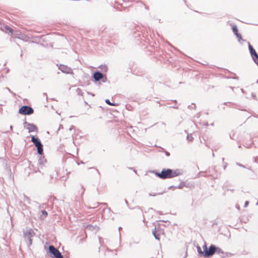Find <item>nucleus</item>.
Returning a JSON list of instances; mask_svg holds the SVG:
<instances>
[{
	"instance_id": "nucleus-40",
	"label": "nucleus",
	"mask_w": 258,
	"mask_h": 258,
	"mask_svg": "<svg viewBox=\"0 0 258 258\" xmlns=\"http://www.w3.org/2000/svg\"><path fill=\"white\" fill-rule=\"evenodd\" d=\"M113 2H114L115 4H118L119 3V2L118 0H115V1H112L111 2V3H112Z\"/></svg>"
},
{
	"instance_id": "nucleus-46",
	"label": "nucleus",
	"mask_w": 258,
	"mask_h": 258,
	"mask_svg": "<svg viewBox=\"0 0 258 258\" xmlns=\"http://www.w3.org/2000/svg\"><path fill=\"white\" fill-rule=\"evenodd\" d=\"M125 203L127 206H128V202L126 200H124Z\"/></svg>"
},
{
	"instance_id": "nucleus-63",
	"label": "nucleus",
	"mask_w": 258,
	"mask_h": 258,
	"mask_svg": "<svg viewBox=\"0 0 258 258\" xmlns=\"http://www.w3.org/2000/svg\"><path fill=\"white\" fill-rule=\"evenodd\" d=\"M226 165H225L224 166V169H225L226 167Z\"/></svg>"
},
{
	"instance_id": "nucleus-53",
	"label": "nucleus",
	"mask_w": 258,
	"mask_h": 258,
	"mask_svg": "<svg viewBox=\"0 0 258 258\" xmlns=\"http://www.w3.org/2000/svg\"><path fill=\"white\" fill-rule=\"evenodd\" d=\"M83 238H80V241H79V243H80L81 242H82V241H83Z\"/></svg>"
},
{
	"instance_id": "nucleus-25",
	"label": "nucleus",
	"mask_w": 258,
	"mask_h": 258,
	"mask_svg": "<svg viewBox=\"0 0 258 258\" xmlns=\"http://www.w3.org/2000/svg\"><path fill=\"white\" fill-rule=\"evenodd\" d=\"M156 231L158 232V234L160 235L161 233H163L164 230L160 227H159Z\"/></svg>"
},
{
	"instance_id": "nucleus-4",
	"label": "nucleus",
	"mask_w": 258,
	"mask_h": 258,
	"mask_svg": "<svg viewBox=\"0 0 258 258\" xmlns=\"http://www.w3.org/2000/svg\"><path fill=\"white\" fill-rule=\"evenodd\" d=\"M47 253L51 258H63L61 252L52 245L48 246Z\"/></svg>"
},
{
	"instance_id": "nucleus-61",
	"label": "nucleus",
	"mask_w": 258,
	"mask_h": 258,
	"mask_svg": "<svg viewBox=\"0 0 258 258\" xmlns=\"http://www.w3.org/2000/svg\"><path fill=\"white\" fill-rule=\"evenodd\" d=\"M241 92H242V93H243V92H244V90H243V89H241Z\"/></svg>"
},
{
	"instance_id": "nucleus-43",
	"label": "nucleus",
	"mask_w": 258,
	"mask_h": 258,
	"mask_svg": "<svg viewBox=\"0 0 258 258\" xmlns=\"http://www.w3.org/2000/svg\"><path fill=\"white\" fill-rule=\"evenodd\" d=\"M62 127H63L62 125V124H60L58 130L57 131V132H58V130H59L61 128H62Z\"/></svg>"
},
{
	"instance_id": "nucleus-54",
	"label": "nucleus",
	"mask_w": 258,
	"mask_h": 258,
	"mask_svg": "<svg viewBox=\"0 0 258 258\" xmlns=\"http://www.w3.org/2000/svg\"><path fill=\"white\" fill-rule=\"evenodd\" d=\"M96 170L97 171L98 174L100 175V173L99 171L97 169H96Z\"/></svg>"
},
{
	"instance_id": "nucleus-2",
	"label": "nucleus",
	"mask_w": 258,
	"mask_h": 258,
	"mask_svg": "<svg viewBox=\"0 0 258 258\" xmlns=\"http://www.w3.org/2000/svg\"><path fill=\"white\" fill-rule=\"evenodd\" d=\"M30 137L31 139V141L37 148V153L39 155L42 156L43 155V146L40 139L34 135H30Z\"/></svg>"
},
{
	"instance_id": "nucleus-17",
	"label": "nucleus",
	"mask_w": 258,
	"mask_h": 258,
	"mask_svg": "<svg viewBox=\"0 0 258 258\" xmlns=\"http://www.w3.org/2000/svg\"><path fill=\"white\" fill-rule=\"evenodd\" d=\"M197 248L199 255L201 256H204V250H202L201 247L199 245H198L197 246Z\"/></svg>"
},
{
	"instance_id": "nucleus-20",
	"label": "nucleus",
	"mask_w": 258,
	"mask_h": 258,
	"mask_svg": "<svg viewBox=\"0 0 258 258\" xmlns=\"http://www.w3.org/2000/svg\"><path fill=\"white\" fill-rule=\"evenodd\" d=\"M236 38L238 39L239 42H241V41H244L245 40L242 39L241 35L239 33L238 34L235 35Z\"/></svg>"
},
{
	"instance_id": "nucleus-9",
	"label": "nucleus",
	"mask_w": 258,
	"mask_h": 258,
	"mask_svg": "<svg viewBox=\"0 0 258 258\" xmlns=\"http://www.w3.org/2000/svg\"><path fill=\"white\" fill-rule=\"evenodd\" d=\"M58 68L63 73L67 74H71L73 73L72 69L66 65L60 64L58 66Z\"/></svg>"
},
{
	"instance_id": "nucleus-16",
	"label": "nucleus",
	"mask_w": 258,
	"mask_h": 258,
	"mask_svg": "<svg viewBox=\"0 0 258 258\" xmlns=\"http://www.w3.org/2000/svg\"><path fill=\"white\" fill-rule=\"evenodd\" d=\"M87 229L90 230H93L94 229L95 230L97 231L99 229V227L96 225H95V226H93L91 225H88L87 226Z\"/></svg>"
},
{
	"instance_id": "nucleus-24",
	"label": "nucleus",
	"mask_w": 258,
	"mask_h": 258,
	"mask_svg": "<svg viewBox=\"0 0 258 258\" xmlns=\"http://www.w3.org/2000/svg\"><path fill=\"white\" fill-rule=\"evenodd\" d=\"M107 78L106 74H103L102 76V78L101 79V81L103 83H105L107 81Z\"/></svg>"
},
{
	"instance_id": "nucleus-30",
	"label": "nucleus",
	"mask_w": 258,
	"mask_h": 258,
	"mask_svg": "<svg viewBox=\"0 0 258 258\" xmlns=\"http://www.w3.org/2000/svg\"><path fill=\"white\" fill-rule=\"evenodd\" d=\"M41 213H42V215L44 216L45 217H47L48 215V213L45 210H42Z\"/></svg>"
},
{
	"instance_id": "nucleus-31",
	"label": "nucleus",
	"mask_w": 258,
	"mask_h": 258,
	"mask_svg": "<svg viewBox=\"0 0 258 258\" xmlns=\"http://www.w3.org/2000/svg\"><path fill=\"white\" fill-rule=\"evenodd\" d=\"M163 192H161V193H158V194H151V193H149V196H156V195H161L162 194Z\"/></svg>"
},
{
	"instance_id": "nucleus-64",
	"label": "nucleus",
	"mask_w": 258,
	"mask_h": 258,
	"mask_svg": "<svg viewBox=\"0 0 258 258\" xmlns=\"http://www.w3.org/2000/svg\"><path fill=\"white\" fill-rule=\"evenodd\" d=\"M256 83H258V79L256 80Z\"/></svg>"
},
{
	"instance_id": "nucleus-50",
	"label": "nucleus",
	"mask_w": 258,
	"mask_h": 258,
	"mask_svg": "<svg viewBox=\"0 0 258 258\" xmlns=\"http://www.w3.org/2000/svg\"><path fill=\"white\" fill-rule=\"evenodd\" d=\"M72 163H74V164H76V163H77L78 165H79V163L76 162L75 161H72Z\"/></svg>"
},
{
	"instance_id": "nucleus-56",
	"label": "nucleus",
	"mask_w": 258,
	"mask_h": 258,
	"mask_svg": "<svg viewBox=\"0 0 258 258\" xmlns=\"http://www.w3.org/2000/svg\"><path fill=\"white\" fill-rule=\"evenodd\" d=\"M98 238H99V240L100 243H101V240L102 239V238L101 237H99Z\"/></svg>"
},
{
	"instance_id": "nucleus-34",
	"label": "nucleus",
	"mask_w": 258,
	"mask_h": 258,
	"mask_svg": "<svg viewBox=\"0 0 258 258\" xmlns=\"http://www.w3.org/2000/svg\"><path fill=\"white\" fill-rule=\"evenodd\" d=\"M81 189H82V194H81V195H82L84 194L85 189V187L83 185L81 186Z\"/></svg>"
},
{
	"instance_id": "nucleus-36",
	"label": "nucleus",
	"mask_w": 258,
	"mask_h": 258,
	"mask_svg": "<svg viewBox=\"0 0 258 258\" xmlns=\"http://www.w3.org/2000/svg\"><path fill=\"white\" fill-rule=\"evenodd\" d=\"M248 204H249V201H245V203H244V207H246L247 206H248Z\"/></svg>"
},
{
	"instance_id": "nucleus-22",
	"label": "nucleus",
	"mask_w": 258,
	"mask_h": 258,
	"mask_svg": "<svg viewBox=\"0 0 258 258\" xmlns=\"http://www.w3.org/2000/svg\"><path fill=\"white\" fill-rule=\"evenodd\" d=\"M24 201H26L28 204H31V200L30 198L26 195H24Z\"/></svg>"
},
{
	"instance_id": "nucleus-52",
	"label": "nucleus",
	"mask_w": 258,
	"mask_h": 258,
	"mask_svg": "<svg viewBox=\"0 0 258 258\" xmlns=\"http://www.w3.org/2000/svg\"><path fill=\"white\" fill-rule=\"evenodd\" d=\"M43 95L44 96H46V99H47V94L46 93H43Z\"/></svg>"
},
{
	"instance_id": "nucleus-27",
	"label": "nucleus",
	"mask_w": 258,
	"mask_h": 258,
	"mask_svg": "<svg viewBox=\"0 0 258 258\" xmlns=\"http://www.w3.org/2000/svg\"><path fill=\"white\" fill-rule=\"evenodd\" d=\"M186 139L188 141H192L194 139V138L191 136V135H187V136H186Z\"/></svg>"
},
{
	"instance_id": "nucleus-10",
	"label": "nucleus",
	"mask_w": 258,
	"mask_h": 258,
	"mask_svg": "<svg viewBox=\"0 0 258 258\" xmlns=\"http://www.w3.org/2000/svg\"><path fill=\"white\" fill-rule=\"evenodd\" d=\"M103 74L101 73L99 71H96L94 73H93L92 75V78L93 79V81L95 83H97L100 81L101 78H102Z\"/></svg>"
},
{
	"instance_id": "nucleus-6",
	"label": "nucleus",
	"mask_w": 258,
	"mask_h": 258,
	"mask_svg": "<svg viewBox=\"0 0 258 258\" xmlns=\"http://www.w3.org/2000/svg\"><path fill=\"white\" fill-rule=\"evenodd\" d=\"M248 47L249 51V53L252 58L253 62L256 64V65L258 67V54L256 52L253 46L250 44L249 42H248Z\"/></svg>"
},
{
	"instance_id": "nucleus-39",
	"label": "nucleus",
	"mask_w": 258,
	"mask_h": 258,
	"mask_svg": "<svg viewBox=\"0 0 258 258\" xmlns=\"http://www.w3.org/2000/svg\"><path fill=\"white\" fill-rule=\"evenodd\" d=\"M251 96H252V98H253V99H255V98H256V95H255V94L254 93H252V94H251Z\"/></svg>"
},
{
	"instance_id": "nucleus-8",
	"label": "nucleus",
	"mask_w": 258,
	"mask_h": 258,
	"mask_svg": "<svg viewBox=\"0 0 258 258\" xmlns=\"http://www.w3.org/2000/svg\"><path fill=\"white\" fill-rule=\"evenodd\" d=\"M23 124L24 125V127L26 128L28 130L29 133L36 132L37 133L38 132V128L35 124L28 122L26 121H25Z\"/></svg>"
},
{
	"instance_id": "nucleus-19",
	"label": "nucleus",
	"mask_w": 258,
	"mask_h": 258,
	"mask_svg": "<svg viewBox=\"0 0 258 258\" xmlns=\"http://www.w3.org/2000/svg\"><path fill=\"white\" fill-rule=\"evenodd\" d=\"M99 68L102 70V71L105 73L107 72L108 68L106 65H100Z\"/></svg>"
},
{
	"instance_id": "nucleus-49",
	"label": "nucleus",
	"mask_w": 258,
	"mask_h": 258,
	"mask_svg": "<svg viewBox=\"0 0 258 258\" xmlns=\"http://www.w3.org/2000/svg\"><path fill=\"white\" fill-rule=\"evenodd\" d=\"M172 107L175 109H178V107L176 106H173Z\"/></svg>"
},
{
	"instance_id": "nucleus-38",
	"label": "nucleus",
	"mask_w": 258,
	"mask_h": 258,
	"mask_svg": "<svg viewBox=\"0 0 258 258\" xmlns=\"http://www.w3.org/2000/svg\"><path fill=\"white\" fill-rule=\"evenodd\" d=\"M128 169L133 170V171L137 174V170L134 169L133 167H128Z\"/></svg>"
},
{
	"instance_id": "nucleus-11",
	"label": "nucleus",
	"mask_w": 258,
	"mask_h": 258,
	"mask_svg": "<svg viewBox=\"0 0 258 258\" xmlns=\"http://www.w3.org/2000/svg\"><path fill=\"white\" fill-rule=\"evenodd\" d=\"M215 253L222 254L220 255L222 258H225L228 255V253H225L220 248L216 246Z\"/></svg>"
},
{
	"instance_id": "nucleus-60",
	"label": "nucleus",
	"mask_w": 258,
	"mask_h": 258,
	"mask_svg": "<svg viewBox=\"0 0 258 258\" xmlns=\"http://www.w3.org/2000/svg\"><path fill=\"white\" fill-rule=\"evenodd\" d=\"M173 101L176 103L177 102L176 100H174Z\"/></svg>"
},
{
	"instance_id": "nucleus-62",
	"label": "nucleus",
	"mask_w": 258,
	"mask_h": 258,
	"mask_svg": "<svg viewBox=\"0 0 258 258\" xmlns=\"http://www.w3.org/2000/svg\"><path fill=\"white\" fill-rule=\"evenodd\" d=\"M98 252H100V247L98 248Z\"/></svg>"
},
{
	"instance_id": "nucleus-29",
	"label": "nucleus",
	"mask_w": 258,
	"mask_h": 258,
	"mask_svg": "<svg viewBox=\"0 0 258 258\" xmlns=\"http://www.w3.org/2000/svg\"><path fill=\"white\" fill-rule=\"evenodd\" d=\"M162 150L163 152H164L165 153V154L166 156H167L168 157L170 156V153L168 152V151H167L165 149L162 148Z\"/></svg>"
},
{
	"instance_id": "nucleus-47",
	"label": "nucleus",
	"mask_w": 258,
	"mask_h": 258,
	"mask_svg": "<svg viewBox=\"0 0 258 258\" xmlns=\"http://www.w3.org/2000/svg\"><path fill=\"white\" fill-rule=\"evenodd\" d=\"M157 213L160 215H162V213L160 211H157Z\"/></svg>"
},
{
	"instance_id": "nucleus-23",
	"label": "nucleus",
	"mask_w": 258,
	"mask_h": 258,
	"mask_svg": "<svg viewBox=\"0 0 258 258\" xmlns=\"http://www.w3.org/2000/svg\"><path fill=\"white\" fill-rule=\"evenodd\" d=\"M185 185V183L184 182H181L180 184H179L178 186H175V189L178 188V189H182L184 186Z\"/></svg>"
},
{
	"instance_id": "nucleus-48",
	"label": "nucleus",
	"mask_w": 258,
	"mask_h": 258,
	"mask_svg": "<svg viewBox=\"0 0 258 258\" xmlns=\"http://www.w3.org/2000/svg\"><path fill=\"white\" fill-rule=\"evenodd\" d=\"M99 204H100V203H97V206H95L94 207L89 208V209H93V208H95L97 207Z\"/></svg>"
},
{
	"instance_id": "nucleus-14",
	"label": "nucleus",
	"mask_w": 258,
	"mask_h": 258,
	"mask_svg": "<svg viewBox=\"0 0 258 258\" xmlns=\"http://www.w3.org/2000/svg\"><path fill=\"white\" fill-rule=\"evenodd\" d=\"M152 234L153 235V236H154L156 240H160V235L158 234V232L156 231V227L152 230Z\"/></svg>"
},
{
	"instance_id": "nucleus-45",
	"label": "nucleus",
	"mask_w": 258,
	"mask_h": 258,
	"mask_svg": "<svg viewBox=\"0 0 258 258\" xmlns=\"http://www.w3.org/2000/svg\"><path fill=\"white\" fill-rule=\"evenodd\" d=\"M87 93L88 94H91L92 96H95L94 94L92 93H90L89 92H87Z\"/></svg>"
},
{
	"instance_id": "nucleus-42",
	"label": "nucleus",
	"mask_w": 258,
	"mask_h": 258,
	"mask_svg": "<svg viewBox=\"0 0 258 258\" xmlns=\"http://www.w3.org/2000/svg\"><path fill=\"white\" fill-rule=\"evenodd\" d=\"M232 79H236V80H238L239 79V77H237V76H236L235 77H231Z\"/></svg>"
},
{
	"instance_id": "nucleus-28",
	"label": "nucleus",
	"mask_w": 258,
	"mask_h": 258,
	"mask_svg": "<svg viewBox=\"0 0 258 258\" xmlns=\"http://www.w3.org/2000/svg\"><path fill=\"white\" fill-rule=\"evenodd\" d=\"M189 109H196V104L194 103H192L191 105L188 106Z\"/></svg>"
},
{
	"instance_id": "nucleus-55",
	"label": "nucleus",
	"mask_w": 258,
	"mask_h": 258,
	"mask_svg": "<svg viewBox=\"0 0 258 258\" xmlns=\"http://www.w3.org/2000/svg\"><path fill=\"white\" fill-rule=\"evenodd\" d=\"M13 126H12V125H10V130H11V131H12V130H13Z\"/></svg>"
},
{
	"instance_id": "nucleus-15",
	"label": "nucleus",
	"mask_w": 258,
	"mask_h": 258,
	"mask_svg": "<svg viewBox=\"0 0 258 258\" xmlns=\"http://www.w3.org/2000/svg\"><path fill=\"white\" fill-rule=\"evenodd\" d=\"M230 25L231 26V29L234 35H235L238 34L239 32L237 26L235 24H230Z\"/></svg>"
},
{
	"instance_id": "nucleus-32",
	"label": "nucleus",
	"mask_w": 258,
	"mask_h": 258,
	"mask_svg": "<svg viewBox=\"0 0 258 258\" xmlns=\"http://www.w3.org/2000/svg\"><path fill=\"white\" fill-rule=\"evenodd\" d=\"M236 165L240 166V167H243V168H245V166L244 165H242L239 163H238L237 162L236 163Z\"/></svg>"
},
{
	"instance_id": "nucleus-18",
	"label": "nucleus",
	"mask_w": 258,
	"mask_h": 258,
	"mask_svg": "<svg viewBox=\"0 0 258 258\" xmlns=\"http://www.w3.org/2000/svg\"><path fill=\"white\" fill-rule=\"evenodd\" d=\"M105 102L108 105H111L112 106H116L118 105L117 103H112V102H110V100L108 99H105Z\"/></svg>"
},
{
	"instance_id": "nucleus-51",
	"label": "nucleus",
	"mask_w": 258,
	"mask_h": 258,
	"mask_svg": "<svg viewBox=\"0 0 258 258\" xmlns=\"http://www.w3.org/2000/svg\"><path fill=\"white\" fill-rule=\"evenodd\" d=\"M44 37V35H41L40 36L38 37L39 38H40V39H43V38Z\"/></svg>"
},
{
	"instance_id": "nucleus-41",
	"label": "nucleus",
	"mask_w": 258,
	"mask_h": 258,
	"mask_svg": "<svg viewBox=\"0 0 258 258\" xmlns=\"http://www.w3.org/2000/svg\"><path fill=\"white\" fill-rule=\"evenodd\" d=\"M74 128H75V126H74V125H72V126L70 127L69 130H70V131H72V130H74Z\"/></svg>"
},
{
	"instance_id": "nucleus-57",
	"label": "nucleus",
	"mask_w": 258,
	"mask_h": 258,
	"mask_svg": "<svg viewBox=\"0 0 258 258\" xmlns=\"http://www.w3.org/2000/svg\"><path fill=\"white\" fill-rule=\"evenodd\" d=\"M100 204H102L103 205H107V203H101Z\"/></svg>"
},
{
	"instance_id": "nucleus-37",
	"label": "nucleus",
	"mask_w": 258,
	"mask_h": 258,
	"mask_svg": "<svg viewBox=\"0 0 258 258\" xmlns=\"http://www.w3.org/2000/svg\"><path fill=\"white\" fill-rule=\"evenodd\" d=\"M252 144V143H251V144H246V145H244L245 147H247V148H250L251 147V144Z\"/></svg>"
},
{
	"instance_id": "nucleus-7",
	"label": "nucleus",
	"mask_w": 258,
	"mask_h": 258,
	"mask_svg": "<svg viewBox=\"0 0 258 258\" xmlns=\"http://www.w3.org/2000/svg\"><path fill=\"white\" fill-rule=\"evenodd\" d=\"M23 235L25 239L28 240V245H31L32 243V237L35 235V233L33 230L30 228L24 232Z\"/></svg>"
},
{
	"instance_id": "nucleus-26",
	"label": "nucleus",
	"mask_w": 258,
	"mask_h": 258,
	"mask_svg": "<svg viewBox=\"0 0 258 258\" xmlns=\"http://www.w3.org/2000/svg\"><path fill=\"white\" fill-rule=\"evenodd\" d=\"M76 91L79 95L83 96V92H82V90H81L79 88H78Z\"/></svg>"
},
{
	"instance_id": "nucleus-35",
	"label": "nucleus",
	"mask_w": 258,
	"mask_h": 258,
	"mask_svg": "<svg viewBox=\"0 0 258 258\" xmlns=\"http://www.w3.org/2000/svg\"><path fill=\"white\" fill-rule=\"evenodd\" d=\"M134 209H137L138 210H139L141 212V213H143L142 210V209H141V208H140V207H139V206H137V207H136L134 208Z\"/></svg>"
},
{
	"instance_id": "nucleus-33",
	"label": "nucleus",
	"mask_w": 258,
	"mask_h": 258,
	"mask_svg": "<svg viewBox=\"0 0 258 258\" xmlns=\"http://www.w3.org/2000/svg\"><path fill=\"white\" fill-rule=\"evenodd\" d=\"M175 186H174V185H171L170 186L168 187V189H175Z\"/></svg>"
},
{
	"instance_id": "nucleus-59",
	"label": "nucleus",
	"mask_w": 258,
	"mask_h": 258,
	"mask_svg": "<svg viewBox=\"0 0 258 258\" xmlns=\"http://www.w3.org/2000/svg\"><path fill=\"white\" fill-rule=\"evenodd\" d=\"M121 229H122V227H118V230L120 231Z\"/></svg>"
},
{
	"instance_id": "nucleus-1",
	"label": "nucleus",
	"mask_w": 258,
	"mask_h": 258,
	"mask_svg": "<svg viewBox=\"0 0 258 258\" xmlns=\"http://www.w3.org/2000/svg\"><path fill=\"white\" fill-rule=\"evenodd\" d=\"M162 172L163 179L171 178L179 176L182 174L181 170L179 169L174 170L170 168H163Z\"/></svg>"
},
{
	"instance_id": "nucleus-3",
	"label": "nucleus",
	"mask_w": 258,
	"mask_h": 258,
	"mask_svg": "<svg viewBox=\"0 0 258 258\" xmlns=\"http://www.w3.org/2000/svg\"><path fill=\"white\" fill-rule=\"evenodd\" d=\"M204 249V257L205 258H210L215 254L216 246L214 244H211L208 247L207 244L205 243L203 245Z\"/></svg>"
},
{
	"instance_id": "nucleus-5",
	"label": "nucleus",
	"mask_w": 258,
	"mask_h": 258,
	"mask_svg": "<svg viewBox=\"0 0 258 258\" xmlns=\"http://www.w3.org/2000/svg\"><path fill=\"white\" fill-rule=\"evenodd\" d=\"M33 108L28 105H23L19 109L18 113L22 115H29L34 113Z\"/></svg>"
},
{
	"instance_id": "nucleus-58",
	"label": "nucleus",
	"mask_w": 258,
	"mask_h": 258,
	"mask_svg": "<svg viewBox=\"0 0 258 258\" xmlns=\"http://www.w3.org/2000/svg\"><path fill=\"white\" fill-rule=\"evenodd\" d=\"M205 125L206 126H208V125H209V124H208V122H206L205 123Z\"/></svg>"
},
{
	"instance_id": "nucleus-13",
	"label": "nucleus",
	"mask_w": 258,
	"mask_h": 258,
	"mask_svg": "<svg viewBox=\"0 0 258 258\" xmlns=\"http://www.w3.org/2000/svg\"><path fill=\"white\" fill-rule=\"evenodd\" d=\"M46 162V160L44 158V154L42 156L40 155L38 160V164L40 165H43Z\"/></svg>"
},
{
	"instance_id": "nucleus-44",
	"label": "nucleus",
	"mask_w": 258,
	"mask_h": 258,
	"mask_svg": "<svg viewBox=\"0 0 258 258\" xmlns=\"http://www.w3.org/2000/svg\"><path fill=\"white\" fill-rule=\"evenodd\" d=\"M236 208L237 209H238V210H240V206H239V205H236Z\"/></svg>"
},
{
	"instance_id": "nucleus-12",
	"label": "nucleus",
	"mask_w": 258,
	"mask_h": 258,
	"mask_svg": "<svg viewBox=\"0 0 258 258\" xmlns=\"http://www.w3.org/2000/svg\"><path fill=\"white\" fill-rule=\"evenodd\" d=\"M151 172L153 173L157 177L163 179V172L162 170L161 172H158L157 170H152Z\"/></svg>"
},
{
	"instance_id": "nucleus-21",
	"label": "nucleus",
	"mask_w": 258,
	"mask_h": 258,
	"mask_svg": "<svg viewBox=\"0 0 258 258\" xmlns=\"http://www.w3.org/2000/svg\"><path fill=\"white\" fill-rule=\"evenodd\" d=\"M5 29L12 34L13 32V29L12 28H11L10 26H9L8 25H6L5 26Z\"/></svg>"
}]
</instances>
